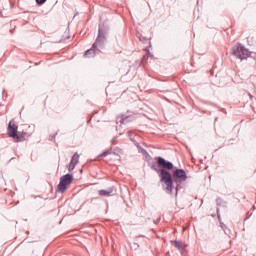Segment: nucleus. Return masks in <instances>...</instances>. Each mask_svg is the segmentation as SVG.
<instances>
[{"label": "nucleus", "instance_id": "obj_1", "mask_svg": "<svg viewBox=\"0 0 256 256\" xmlns=\"http://www.w3.org/2000/svg\"><path fill=\"white\" fill-rule=\"evenodd\" d=\"M107 33H109V28L103 25L99 26L98 36L92 48L85 52V57H95L97 55V50L101 51L105 47V41H107ZM97 49V50H96Z\"/></svg>", "mask_w": 256, "mask_h": 256}, {"label": "nucleus", "instance_id": "obj_2", "mask_svg": "<svg viewBox=\"0 0 256 256\" xmlns=\"http://www.w3.org/2000/svg\"><path fill=\"white\" fill-rule=\"evenodd\" d=\"M151 169L156 171V173H160V181L165 185V192L171 195V193H173V177H171V172L165 169H159L157 163L152 164Z\"/></svg>", "mask_w": 256, "mask_h": 256}, {"label": "nucleus", "instance_id": "obj_3", "mask_svg": "<svg viewBox=\"0 0 256 256\" xmlns=\"http://www.w3.org/2000/svg\"><path fill=\"white\" fill-rule=\"evenodd\" d=\"M172 177V188H173V182L176 183V193L179 191L181 187L182 181H187V173L183 169H176L173 171Z\"/></svg>", "mask_w": 256, "mask_h": 256}, {"label": "nucleus", "instance_id": "obj_4", "mask_svg": "<svg viewBox=\"0 0 256 256\" xmlns=\"http://www.w3.org/2000/svg\"><path fill=\"white\" fill-rule=\"evenodd\" d=\"M232 55L243 61V59H248L249 55H251V52H249V50H247L246 47L242 44H238L232 48Z\"/></svg>", "mask_w": 256, "mask_h": 256}, {"label": "nucleus", "instance_id": "obj_5", "mask_svg": "<svg viewBox=\"0 0 256 256\" xmlns=\"http://www.w3.org/2000/svg\"><path fill=\"white\" fill-rule=\"evenodd\" d=\"M71 183H73V175L65 174L64 176H61L60 182L58 184L59 193H65Z\"/></svg>", "mask_w": 256, "mask_h": 256}, {"label": "nucleus", "instance_id": "obj_6", "mask_svg": "<svg viewBox=\"0 0 256 256\" xmlns=\"http://www.w3.org/2000/svg\"><path fill=\"white\" fill-rule=\"evenodd\" d=\"M17 125L15 124V121L11 120L8 124V128H7V133L9 135V137H11L12 139H14L15 141H19L20 137L17 134Z\"/></svg>", "mask_w": 256, "mask_h": 256}, {"label": "nucleus", "instance_id": "obj_7", "mask_svg": "<svg viewBox=\"0 0 256 256\" xmlns=\"http://www.w3.org/2000/svg\"><path fill=\"white\" fill-rule=\"evenodd\" d=\"M157 163H158L159 167H162L163 169H165V171H167V170L171 171V169H173V162L167 161L163 157H158Z\"/></svg>", "mask_w": 256, "mask_h": 256}, {"label": "nucleus", "instance_id": "obj_8", "mask_svg": "<svg viewBox=\"0 0 256 256\" xmlns=\"http://www.w3.org/2000/svg\"><path fill=\"white\" fill-rule=\"evenodd\" d=\"M98 195L101 197H111V195H113V187H110L106 190H99Z\"/></svg>", "mask_w": 256, "mask_h": 256}, {"label": "nucleus", "instance_id": "obj_9", "mask_svg": "<svg viewBox=\"0 0 256 256\" xmlns=\"http://www.w3.org/2000/svg\"><path fill=\"white\" fill-rule=\"evenodd\" d=\"M174 247H176V249H185V244L181 241H174Z\"/></svg>", "mask_w": 256, "mask_h": 256}, {"label": "nucleus", "instance_id": "obj_10", "mask_svg": "<svg viewBox=\"0 0 256 256\" xmlns=\"http://www.w3.org/2000/svg\"><path fill=\"white\" fill-rule=\"evenodd\" d=\"M71 162L75 163L76 165L79 163V154L77 152L72 156Z\"/></svg>", "mask_w": 256, "mask_h": 256}, {"label": "nucleus", "instance_id": "obj_11", "mask_svg": "<svg viewBox=\"0 0 256 256\" xmlns=\"http://www.w3.org/2000/svg\"><path fill=\"white\" fill-rule=\"evenodd\" d=\"M127 119H129V116L122 115L120 118L121 125H123L124 123H127Z\"/></svg>", "mask_w": 256, "mask_h": 256}, {"label": "nucleus", "instance_id": "obj_12", "mask_svg": "<svg viewBox=\"0 0 256 256\" xmlns=\"http://www.w3.org/2000/svg\"><path fill=\"white\" fill-rule=\"evenodd\" d=\"M75 167H77V164H75V162L70 161L68 171H73V169H75Z\"/></svg>", "mask_w": 256, "mask_h": 256}, {"label": "nucleus", "instance_id": "obj_13", "mask_svg": "<svg viewBox=\"0 0 256 256\" xmlns=\"http://www.w3.org/2000/svg\"><path fill=\"white\" fill-rule=\"evenodd\" d=\"M36 1V5H38L39 7H41V5H45V3H47V0H35Z\"/></svg>", "mask_w": 256, "mask_h": 256}, {"label": "nucleus", "instance_id": "obj_14", "mask_svg": "<svg viewBox=\"0 0 256 256\" xmlns=\"http://www.w3.org/2000/svg\"><path fill=\"white\" fill-rule=\"evenodd\" d=\"M220 225H221V229H223L225 235H229V232H227V230H226L227 226L225 224L221 223V222H220Z\"/></svg>", "mask_w": 256, "mask_h": 256}, {"label": "nucleus", "instance_id": "obj_15", "mask_svg": "<svg viewBox=\"0 0 256 256\" xmlns=\"http://www.w3.org/2000/svg\"><path fill=\"white\" fill-rule=\"evenodd\" d=\"M112 153H113V151L107 150V151H105V152H103V153L101 154V157H107V155H111Z\"/></svg>", "mask_w": 256, "mask_h": 256}, {"label": "nucleus", "instance_id": "obj_16", "mask_svg": "<svg viewBox=\"0 0 256 256\" xmlns=\"http://www.w3.org/2000/svg\"><path fill=\"white\" fill-rule=\"evenodd\" d=\"M217 217H218V219H219V221H221V214L219 213V208H217Z\"/></svg>", "mask_w": 256, "mask_h": 256}, {"label": "nucleus", "instance_id": "obj_17", "mask_svg": "<svg viewBox=\"0 0 256 256\" xmlns=\"http://www.w3.org/2000/svg\"><path fill=\"white\" fill-rule=\"evenodd\" d=\"M221 198H218V199H216V203H217V205H221Z\"/></svg>", "mask_w": 256, "mask_h": 256}, {"label": "nucleus", "instance_id": "obj_18", "mask_svg": "<svg viewBox=\"0 0 256 256\" xmlns=\"http://www.w3.org/2000/svg\"><path fill=\"white\" fill-rule=\"evenodd\" d=\"M128 137H130V141H133V138H131V132H128Z\"/></svg>", "mask_w": 256, "mask_h": 256}, {"label": "nucleus", "instance_id": "obj_19", "mask_svg": "<svg viewBox=\"0 0 256 256\" xmlns=\"http://www.w3.org/2000/svg\"><path fill=\"white\" fill-rule=\"evenodd\" d=\"M144 153H147V151L145 149L142 150Z\"/></svg>", "mask_w": 256, "mask_h": 256}]
</instances>
